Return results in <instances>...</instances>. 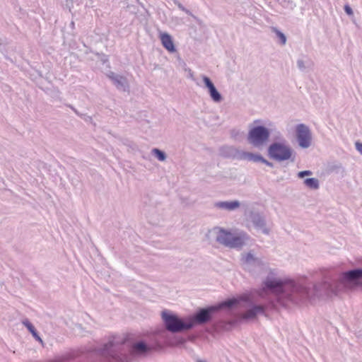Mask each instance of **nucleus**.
Returning a JSON list of instances; mask_svg holds the SVG:
<instances>
[{"instance_id": "1", "label": "nucleus", "mask_w": 362, "mask_h": 362, "mask_svg": "<svg viewBox=\"0 0 362 362\" xmlns=\"http://www.w3.org/2000/svg\"><path fill=\"white\" fill-rule=\"evenodd\" d=\"M269 293L274 294L280 303L287 300L298 304L314 298L313 288L298 284L292 280H282L270 276H267L263 281L259 296L263 297Z\"/></svg>"}, {"instance_id": "2", "label": "nucleus", "mask_w": 362, "mask_h": 362, "mask_svg": "<svg viewBox=\"0 0 362 362\" xmlns=\"http://www.w3.org/2000/svg\"><path fill=\"white\" fill-rule=\"evenodd\" d=\"M152 347L143 341L135 342L131 347L126 344V339L112 336L101 346L95 349V354L104 362H126L129 353L141 355L148 353Z\"/></svg>"}, {"instance_id": "3", "label": "nucleus", "mask_w": 362, "mask_h": 362, "mask_svg": "<svg viewBox=\"0 0 362 362\" xmlns=\"http://www.w3.org/2000/svg\"><path fill=\"white\" fill-rule=\"evenodd\" d=\"M362 279V269H354L343 272L339 280L325 279L322 283L313 286L314 298H321L337 294L341 286L349 287L357 285Z\"/></svg>"}, {"instance_id": "4", "label": "nucleus", "mask_w": 362, "mask_h": 362, "mask_svg": "<svg viewBox=\"0 0 362 362\" xmlns=\"http://www.w3.org/2000/svg\"><path fill=\"white\" fill-rule=\"evenodd\" d=\"M239 301L235 298L224 300L218 305L199 308L192 317H189V323H192V328L197 325H205L209 322L215 313L223 308H231L236 305Z\"/></svg>"}, {"instance_id": "5", "label": "nucleus", "mask_w": 362, "mask_h": 362, "mask_svg": "<svg viewBox=\"0 0 362 362\" xmlns=\"http://www.w3.org/2000/svg\"><path fill=\"white\" fill-rule=\"evenodd\" d=\"M213 232L216 235V242L230 248L240 249L250 239L249 235L243 231L232 233L223 228L215 227Z\"/></svg>"}, {"instance_id": "6", "label": "nucleus", "mask_w": 362, "mask_h": 362, "mask_svg": "<svg viewBox=\"0 0 362 362\" xmlns=\"http://www.w3.org/2000/svg\"><path fill=\"white\" fill-rule=\"evenodd\" d=\"M161 316L165 329L172 333H179L192 329V325L189 323L188 320L184 321L177 315L168 310H163Z\"/></svg>"}, {"instance_id": "7", "label": "nucleus", "mask_w": 362, "mask_h": 362, "mask_svg": "<svg viewBox=\"0 0 362 362\" xmlns=\"http://www.w3.org/2000/svg\"><path fill=\"white\" fill-rule=\"evenodd\" d=\"M267 152L270 158L280 162L289 160L292 156L293 150L284 140V142H274L270 144Z\"/></svg>"}, {"instance_id": "8", "label": "nucleus", "mask_w": 362, "mask_h": 362, "mask_svg": "<svg viewBox=\"0 0 362 362\" xmlns=\"http://www.w3.org/2000/svg\"><path fill=\"white\" fill-rule=\"evenodd\" d=\"M270 136L269 130L262 125L255 126L249 130L247 141L252 146L259 148L264 146L269 140Z\"/></svg>"}, {"instance_id": "9", "label": "nucleus", "mask_w": 362, "mask_h": 362, "mask_svg": "<svg viewBox=\"0 0 362 362\" xmlns=\"http://www.w3.org/2000/svg\"><path fill=\"white\" fill-rule=\"evenodd\" d=\"M296 138L301 148H307L311 144V133L309 128L304 124H298L296 127Z\"/></svg>"}, {"instance_id": "10", "label": "nucleus", "mask_w": 362, "mask_h": 362, "mask_svg": "<svg viewBox=\"0 0 362 362\" xmlns=\"http://www.w3.org/2000/svg\"><path fill=\"white\" fill-rule=\"evenodd\" d=\"M241 262L244 267L250 270L253 267H262L264 265L262 260L254 256L252 252L241 255Z\"/></svg>"}, {"instance_id": "11", "label": "nucleus", "mask_w": 362, "mask_h": 362, "mask_svg": "<svg viewBox=\"0 0 362 362\" xmlns=\"http://www.w3.org/2000/svg\"><path fill=\"white\" fill-rule=\"evenodd\" d=\"M203 82L204 83L205 87L208 89L209 94L210 95L211 99L216 103H218L222 101L223 97L221 94L218 91L216 86L211 80L206 76H202Z\"/></svg>"}, {"instance_id": "12", "label": "nucleus", "mask_w": 362, "mask_h": 362, "mask_svg": "<svg viewBox=\"0 0 362 362\" xmlns=\"http://www.w3.org/2000/svg\"><path fill=\"white\" fill-rule=\"evenodd\" d=\"M108 78L112 81L116 88L122 91H127L129 89L127 79L121 75L110 71L107 74Z\"/></svg>"}, {"instance_id": "13", "label": "nucleus", "mask_w": 362, "mask_h": 362, "mask_svg": "<svg viewBox=\"0 0 362 362\" xmlns=\"http://www.w3.org/2000/svg\"><path fill=\"white\" fill-rule=\"evenodd\" d=\"M250 218L256 229L262 230L266 235L269 233V230L266 226V221L263 216L259 213H253L251 214Z\"/></svg>"}, {"instance_id": "14", "label": "nucleus", "mask_w": 362, "mask_h": 362, "mask_svg": "<svg viewBox=\"0 0 362 362\" xmlns=\"http://www.w3.org/2000/svg\"><path fill=\"white\" fill-rule=\"evenodd\" d=\"M265 310V305L252 304L250 308L242 314V318L245 320L255 319L259 314H264Z\"/></svg>"}, {"instance_id": "15", "label": "nucleus", "mask_w": 362, "mask_h": 362, "mask_svg": "<svg viewBox=\"0 0 362 362\" xmlns=\"http://www.w3.org/2000/svg\"><path fill=\"white\" fill-rule=\"evenodd\" d=\"M77 356V352L72 351L59 356H57L53 359L49 360L47 362H76V358Z\"/></svg>"}, {"instance_id": "16", "label": "nucleus", "mask_w": 362, "mask_h": 362, "mask_svg": "<svg viewBox=\"0 0 362 362\" xmlns=\"http://www.w3.org/2000/svg\"><path fill=\"white\" fill-rule=\"evenodd\" d=\"M161 43L163 46L170 53H173L176 51L174 45L172 37L167 33L160 34V36Z\"/></svg>"}, {"instance_id": "17", "label": "nucleus", "mask_w": 362, "mask_h": 362, "mask_svg": "<svg viewBox=\"0 0 362 362\" xmlns=\"http://www.w3.org/2000/svg\"><path fill=\"white\" fill-rule=\"evenodd\" d=\"M240 206V203L238 200L230 201V202H218L215 204V206L225 209L227 211H234Z\"/></svg>"}, {"instance_id": "18", "label": "nucleus", "mask_w": 362, "mask_h": 362, "mask_svg": "<svg viewBox=\"0 0 362 362\" xmlns=\"http://www.w3.org/2000/svg\"><path fill=\"white\" fill-rule=\"evenodd\" d=\"M24 327H25L28 329V330L30 332V334L36 341H39L42 344H43V341L40 337L36 328L28 319H24Z\"/></svg>"}, {"instance_id": "19", "label": "nucleus", "mask_w": 362, "mask_h": 362, "mask_svg": "<svg viewBox=\"0 0 362 362\" xmlns=\"http://www.w3.org/2000/svg\"><path fill=\"white\" fill-rule=\"evenodd\" d=\"M243 158L247 160L253 161L255 163L260 162L262 163L264 160V157L258 153H253L249 152H243Z\"/></svg>"}, {"instance_id": "20", "label": "nucleus", "mask_w": 362, "mask_h": 362, "mask_svg": "<svg viewBox=\"0 0 362 362\" xmlns=\"http://www.w3.org/2000/svg\"><path fill=\"white\" fill-rule=\"evenodd\" d=\"M303 183L306 187L312 189H317L320 187L318 180L314 177L306 178Z\"/></svg>"}, {"instance_id": "21", "label": "nucleus", "mask_w": 362, "mask_h": 362, "mask_svg": "<svg viewBox=\"0 0 362 362\" xmlns=\"http://www.w3.org/2000/svg\"><path fill=\"white\" fill-rule=\"evenodd\" d=\"M272 31L276 35V37L279 38L281 45H284L286 43V37L281 30L275 27H272Z\"/></svg>"}, {"instance_id": "22", "label": "nucleus", "mask_w": 362, "mask_h": 362, "mask_svg": "<svg viewBox=\"0 0 362 362\" xmlns=\"http://www.w3.org/2000/svg\"><path fill=\"white\" fill-rule=\"evenodd\" d=\"M151 152L160 161H164L166 159L165 153L158 148H153Z\"/></svg>"}, {"instance_id": "23", "label": "nucleus", "mask_w": 362, "mask_h": 362, "mask_svg": "<svg viewBox=\"0 0 362 362\" xmlns=\"http://www.w3.org/2000/svg\"><path fill=\"white\" fill-rule=\"evenodd\" d=\"M281 4L284 8L289 10H293L296 6V4L291 0H282Z\"/></svg>"}, {"instance_id": "24", "label": "nucleus", "mask_w": 362, "mask_h": 362, "mask_svg": "<svg viewBox=\"0 0 362 362\" xmlns=\"http://www.w3.org/2000/svg\"><path fill=\"white\" fill-rule=\"evenodd\" d=\"M297 66L301 71H304L306 69L305 62L301 59L297 60Z\"/></svg>"}, {"instance_id": "25", "label": "nucleus", "mask_w": 362, "mask_h": 362, "mask_svg": "<svg viewBox=\"0 0 362 362\" xmlns=\"http://www.w3.org/2000/svg\"><path fill=\"white\" fill-rule=\"evenodd\" d=\"M312 174H313V172L310 170H303L298 173V177L299 178H303L305 176H309V175H311Z\"/></svg>"}, {"instance_id": "26", "label": "nucleus", "mask_w": 362, "mask_h": 362, "mask_svg": "<svg viewBox=\"0 0 362 362\" xmlns=\"http://www.w3.org/2000/svg\"><path fill=\"white\" fill-rule=\"evenodd\" d=\"M175 4L177 6V7L181 11H184L185 13H186L188 15H191V12L189 11V10L186 8L181 3H180V2H175Z\"/></svg>"}, {"instance_id": "27", "label": "nucleus", "mask_w": 362, "mask_h": 362, "mask_svg": "<svg viewBox=\"0 0 362 362\" xmlns=\"http://www.w3.org/2000/svg\"><path fill=\"white\" fill-rule=\"evenodd\" d=\"M344 11L349 16H351V15L353 14L352 8L349 5H345L344 6Z\"/></svg>"}, {"instance_id": "28", "label": "nucleus", "mask_w": 362, "mask_h": 362, "mask_svg": "<svg viewBox=\"0 0 362 362\" xmlns=\"http://www.w3.org/2000/svg\"><path fill=\"white\" fill-rule=\"evenodd\" d=\"M74 1V0H66V6L69 9V11L73 8Z\"/></svg>"}, {"instance_id": "29", "label": "nucleus", "mask_w": 362, "mask_h": 362, "mask_svg": "<svg viewBox=\"0 0 362 362\" xmlns=\"http://www.w3.org/2000/svg\"><path fill=\"white\" fill-rule=\"evenodd\" d=\"M355 146L356 149L362 155V143L356 142Z\"/></svg>"}, {"instance_id": "30", "label": "nucleus", "mask_w": 362, "mask_h": 362, "mask_svg": "<svg viewBox=\"0 0 362 362\" xmlns=\"http://www.w3.org/2000/svg\"><path fill=\"white\" fill-rule=\"evenodd\" d=\"M262 163L265 164L266 165L270 167V168H273L274 167V164L272 163V162H269L268 161L267 159H265L264 158V160H262Z\"/></svg>"}, {"instance_id": "31", "label": "nucleus", "mask_w": 362, "mask_h": 362, "mask_svg": "<svg viewBox=\"0 0 362 362\" xmlns=\"http://www.w3.org/2000/svg\"><path fill=\"white\" fill-rule=\"evenodd\" d=\"M235 324V321H230L227 323L228 325H229L230 327H232L233 325H234Z\"/></svg>"}, {"instance_id": "32", "label": "nucleus", "mask_w": 362, "mask_h": 362, "mask_svg": "<svg viewBox=\"0 0 362 362\" xmlns=\"http://www.w3.org/2000/svg\"><path fill=\"white\" fill-rule=\"evenodd\" d=\"M70 27L74 29L75 28V23L74 21H71L70 23Z\"/></svg>"}, {"instance_id": "33", "label": "nucleus", "mask_w": 362, "mask_h": 362, "mask_svg": "<svg viewBox=\"0 0 362 362\" xmlns=\"http://www.w3.org/2000/svg\"><path fill=\"white\" fill-rule=\"evenodd\" d=\"M189 76H190V78H192V80L195 81V80H194V78H193V74H192V73H190V74H189Z\"/></svg>"}, {"instance_id": "34", "label": "nucleus", "mask_w": 362, "mask_h": 362, "mask_svg": "<svg viewBox=\"0 0 362 362\" xmlns=\"http://www.w3.org/2000/svg\"><path fill=\"white\" fill-rule=\"evenodd\" d=\"M242 300H245V301H247L248 298L247 297H245V298H243Z\"/></svg>"}, {"instance_id": "35", "label": "nucleus", "mask_w": 362, "mask_h": 362, "mask_svg": "<svg viewBox=\"0 0 362 362\" xmlns=\"http://www.w3.org/2000/svg\"><path fill=\"white\" fill-rule=\"evenodd\" d=\"M226 149H227V150H233V148H230V147H226Z\"/></svg>"}, {"instance_id": "36", "label": "nucleus", "mask_w": 362, "mask_h": 362, "mask_svg": "<svg viewBox=\"0 0 362 362\" xmlns=\"http://www.w3.org/2000/svg\"><path fill=\"white\" fill-rule=\"evenodd\" d=\"M71 108L74 110V111L75 112H76V109H74V108H73V107H71Z\"/></svg>"}, {"instance_id": "37", "label": "nucleus", "mask_w": 362, "mask_h": 362, "mask_svg": "<svg viewBox=\"0 0 362 362\" xmlns=\"http://www.w3.org/2000/svg\"><path fill=\"white\" fill-rule=\"evenodd\" d=\"M199 362H206L205 361H199Z\"/></svg>"}]
</instances>
